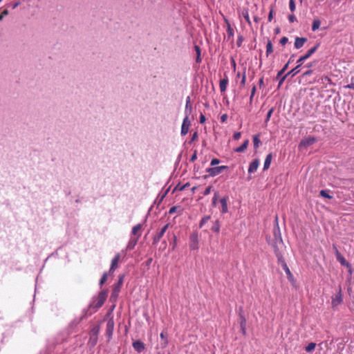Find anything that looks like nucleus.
I'll use <instances>...</instances> for the list:
<instances>
[{
    "instance_id": "1",
    "label": "nucleus",
    "mask_w": 354,
    "mask_h": 354,
    "mask_svg": "<svg viewBox=\"0 0 354 354\" xmlns=\"http://www.w3.org/2000/svg\"><path fill=\"white\" fill-rule=\"evenodd\" d=\"M343 297L342 294V289L339 288L338 292L332 297L331 305L333 308L342 304Z\"/></svg>"
},
{
    "instance_id": "2",
    "label": "nucleus",
    "mask_w": 354,
    "mask_h": 354,
    "mask_svg": "<svg viewBox=\"0 0 354 354\" xmlns=\"http://www.w3.org/2000/svg\"><path fill=\"white\" fill-rule=\"evenodd\" d=\"M191 125V121L189 118V115H186L183 120V123L181 125L180 134L181 136H185L187 134L189 127Z\"/></svg>"
},
{
    "instance_id": "3",
    "label": "nucleus",
    "mask_w": 354,
    "mask_h": 354,
    "mask_svg": "<svg viewBox=\"0 0 354 354\" xmlns=\"http://www.w3.org/2000/svg\"><path fill=\"white\" fill-rule=\"evenodd\" d=\"M107 292H101L97 296L95 303L91 304V306H93L95 308H98L102 306L106 299Z\"/></svg>"
},
{
    "instance_id": "4",
    "label": "nucleus",
    "mask_w": 354,
    "mask_h": 354,
    "mask_svg": "<svg viewBox=\"0 0 354 354\" xmlns=\"http://www.w3.org/2000/svg\"><path fill=\"white\" fill-rule=\"evenodd\" d=\"M318 46H319V44H317L315 46H313V48H311L310 49H309L305 55H304L303 56H301L297 59V64H300L301 65L305 60L308 59L313 53H315V52L318 48Z\"/></svg>"
},
{
    "instance_id": "5",
    "label": "nucleus",
    "mask_w": 354,
    "mask_h": 354,
    "mask_svg": "<svg viewBox=\"0 0 354 354\" xmlns=\"http://www.w3.org/2000/svg\"><path fill=\"white\" fill-rule=\"evenodd\" d=\"M227 169V166L222 165L219 167H211L207 169V172L211 176H216Z\"/></svg>"
},
{
    "instance_id": "6",
    "label": "nucleus",
    "mask_w": 354,
    "mask_h": 354,
    "mask_svg": "<svg viewBox=\"0 0 354 354\" xmlns=\"http://www.w3.org/2000/svg\"><path fill=\"white\" fill-rule=\"evenodd\" d=\"M198 237L197 233H194L190 236L189 248L191 250L198 249Z\"/></svg>"
},
{
    "instance_id": "7",
    "label": "nucleus",
    "mask_w": 354,
    "mask_h": 354,
    "mask_svg": "<svg viewBox=\"0 0 354 354\" xmlns=\"http://www.w3.org/2000/svg\"><path fill=\"white\" fill-rule=\"evenodd\" d=\"M278 259H279V261L281 262L282 268L284 270L286 274H287L288 279L289 280H292L293 278V276H292L290 269L288 268L286 263L281 257H279Z\"/></svg>"
},
{
    "instance_id": "8",
    "label": "nucleus",
    "mask_w": 354,
    "mask_h": 354,
    "mask_svg": "<svg viewBox=\"0 0 354 354\" xmlns=\"http://www.w3.org/2000/svg\"><path fill=\"white\" fill-rule=\"evenodd\" d=\"M120 254L118 253L117 254L115 257L113 259L112 261H111V268H110V272H114L115 270L118 268V263L120 261Z\"/></svg>"
},
{
    "instance_id": "9",
    "label": "nucleus",
    "mask_w": 354,
    "mask_h": 354,
    "mask_svg": "<svg viewBox=\"0 0 354 354\" xmlns=\"http://www.w3.org/2000/svg\"><path fill=\"white\" fill-rule=\"evenodd\" d=\"M259 165V160L258 159L254 160L250 164V166L248 168V173L249 174L254 173L257 170Z\"/></svg>"
},
{
    "instance_id": "10",
    "label": "nucleus",
    "mask_w": 354,
    "mask_h": 354,
    "mask_svg": "<svg viewBox=\"0 0 354 354\" xmlns=\"http://www.w3.org/2000/svg\"><path fill=\"white\" fill-rule=\"evenodd\" d=\"M307 39L305 37H296L295 41V47L297 49L301 48L306 42Z\"/></svg>"
},
{
    "instance_id": "11",
    "label": "nucleus",
    "mask_w": 354,
    "mask_h": 354,
    "mask_svg": "<svg viewBox=\"0 0 354 354\" xmlns=\"http://www.w3.org/2000/svg\"><path fill=\"white\" fill-rule=\"evenodd\" d=\"M315 142V139L314 138L310 137L301 140L299 146L300 147H308L313 145Z\"/></svg>"
},
{
    "instance_id": "12",
    "label": "nucleus",
    "mask_w": 354,
    "mask_h": 354,
    "mask_svg": "<svg viewBox=\"0 0 354 354\" xmlns=\"http://www.w3.org/2000/svg\"><path fill=\"white\" fill-rule=\"evenodd\" d=\"M160 337L161 339L160 346L164 348L167 347V346L168 344L167 333H165L164 331L162 332L160 335Z\"/></svg>"
},
{
    "instance_id": "13",
    "label": "nucleus",
    "mask_w": 354,
    "mask_h": 354,
    "mask_svg": "<svg viewBox=\"0 0 354 354\" xmlns=\"http://www.w3.org/2000/svg\"><path fill=\"white\" fill-rule=\"evenodd\" d=\"M220 203L221 204V212L223 214L227 213L228 211L227 207V198L223 197L220 200Z\"/></svg>"
},
{
    "instance_id": "14",
    "label": "nucleus",
    "mask_w": 354,
    "mask_h": 354,
    "mask_svg": "<svg viewBox=\"0 0 354 354\" xmlns=\"http://www.w3.org/2000/svg\"><path fill=\"white\" fill-rule=\"evenodd\" d=\"M168 224L165 225L160 230V232L154 237L153 239V243H156L158 241H160V239L162 238V236L164 235V234L165 233L167 227H168Z\"/></svg>"
},
{
    "instance_id": "15",
    "label": "nucleus",
    "mask_w": 354,
    "mask_h": 354,
    "mask_svg": "<svg viewBox=\"0 0 354 354\" xmlns=\"http://www.w3.org/2000/svg\"><path fill=\"white\" fill-rule=\"evenodd\" d=\"M133 348L138 352H142L145 349V344L140 341H136L133 343Z\"/></svg>"
},
{
    "instance_id": "16",
    "label": "nucleus",
    "mask_w": 354,
    "mask_h": 354,
    "mask_svg": "<svg viewBox=\"0 0 354 354\" xmlns=\"http://www.w3.org/2000/svg\"><path fill=\"white\" fill-rule=\"evenodd\" d=\"M301 65L300 64H298V65L294 68L292 70H291L286 75H285L284 77H282L280 83H281L283 81H284V80L286 79V76L289 74L292 75V76H294L297 73H298L299 72V67L301 66Z\"/></svg>"
},
{
    "instance_id": "17",
    "label": "nucleus",
    "mask_w": 354,
    "mask_h": 354,
    "mask_svg": "<svg viewBox=\"0 0 354 354\" xmlns=\"http://www.w3.org/2000/svg\"><path fill=\"white\" fill-rule=\"evenodd\" d=\"M272 156L271 153H269L268 155H267L265 162H264V165H263V169L266 170L270 167L271 162H272Z\"/></svg>"
},
{
    "instance_id": "18",
    "label": "nucleus",
    "mask_w": 354,
    "mask_h": 354,
    "mask_svg": "<svg viewBox=\"0 0 354 354\" xmlns=\"http://www.w3.org/2000/svg\"><path fill=\"white\" fill-rule=\"evenodd\" d=\"M228 84V80L227 78H223L220 81V89L221 92H225L227 88V86Z\"/></svg>"
},
{
    "instance_id": "19",
    "label": "nucleus",
    "mask_w": 354,
    "mask_h": 354,
    "mask_svg": "<svg viewBox=\"0 0 354 354\" xmlns=\"http://www.w3.org/2000/svg\"><path fill=\"white\" fill-rule=\"evenodd\" d=\"M140 236V234H138V236H137L136 238L131 239V240L129 241V242L127 245V250H132L135 247Z\"/></svg>"
},
{
    "instance_id": "20",
    "label": "nucleus",
    "mask_w": 354,
    "mask_h": 354,
    "mask_svg": "<svg viewBox=\"0 0 354 354\" xmlns=\"http://www.w3.org/2000/svg\"><path fill=\"white\" fill-rule=\"evenodd\" d=\"M248 143H249L248 140H245L244 142L239 147H237L236 149H235L234 151L236 152H239V153L244 151L247 149Z\"/></svg>"
},
{
    "instance_id": "21",
    "label": "nucleus",
    "mask_w": 354,
    "mask_h": 354,
    "mask_svg": "<svg viewBox=\"0 0 354 354\" xmlns=\"http://www.w3.org/2000/svg\"><path fill=\"white\" fill-rule=\"evenodd\" d=\"M336 257L337 261L343 266L347 265V261L344 259V257L342 256V254L339 252L338 250H336Z\"/></svg>"
},
{
    "instance_id": "22",
    "label": "nucleus",
    "mask_w": 354,
    "mask_h": 354,
    "mask_svg": "<svg viewBox=\"0 0 354 354\" xmlns=\"http://www.w3.org/2000/svg\"><path fill=\"white\" fill-rule=\"evenodd\" d=\"M113 326H114V324H113V321L109 320L107 322L106 330H107V333H108L109 336H111V334H112V331H113Z\"/></svg>"
},
{
    "instance_id": "23",
    "label": "nucleus",
    "mask_w": 354,
    "mask_h": 354,
    "mask_svg": "<svg viewBox=\"0 0 354 354\" xmlns=\"http://www.w3.org/2000/svg\"><path fill=\"white\" fill-rule=\"evenodd\" d=\"M321 22L319 19H314L313 24H312V30L316 31L318 30L320 27Z\"/></svg>"
},
{
    "instance_id": "24",
    "label": "nucleus",
    "mask_w": 354,
    "mask_h": 354,
    "mask_svg": "<svg viewBox=\"0 0 354 354\" xmlns=\"http://www.w3.org/2000/svg\"><path fill=\"white\" fill-rule=\"evenodd\" d=\"M141 228H142L141 224H138V225L133 226V227L132 229V234L134 236H136V235L138 236V234H140L139 232L140 231Z\"/></svg>"
},
{
    "instance_id": "25",
    "label": "nucleus",
    "mask_w": 354,
    "mask_h": 354,
    "mask_svg": "<svg viewBox=\"0 0 354 354\" xmlns=\"http://www.w3.org/2000/svg\"><path fill=\"white\" fill-rule=\"evenodd\" d=\"M315 347H316V344L311 342L306 346L305 349L307 352L310 353L315 350Z\"/></svg>"
},
{
    "instance_id": "26",
    "label": "nucleus",
    "mask_w": 354,
    "mask_h": 354,
    "mask_svg": "<svg viewBox=\"0 0 354 354\" xmlns=\"http://www.w3.org/2000/svg\"><path fill=\"white\" fill-rule=\"evenodd\" d=\"M273 51L272 43L269 41L266 45V54L267 56L272 53Z\"/></svg>"
},
{
    "instance_id": "27",
    "label": "nucleus",
    "mask_w": 354,
    "mask_h": 354,
    "mask_svg": "<svg viewBox=\"0 0 354 354\" xmlns=\"http://www.w3.org/2000/svg\"><path fill=\"white\" fill-rule=\"evenodd\" d=\"M190 102H191L190 97H187L186 99V105H185V113L186 114H187V112L188 110H189V111H190L192 109Z\"/></svg>"
},
{
    "instance_id": "28",
    "label": "nucleus",
    "mask_w": 354,
    "mask_h": 354,
    "mask_svg": "<svg viewBox=\"0 0 354 354\" xmlns=\"http://www.w3.org/2000/svg\"><path fill=\"white\" fill-rule=\"evenodd\" d=\"M254 147L258 148L260 143V140L258 136H254L253 138Z\"/></svg>"
},
{
    "instance_id": "29",
    "label": "nucleus",
    "mask_w": 354,
    "mask_h": 354,
    "mask_svg": "<svg viewBox=\"0 0 354 354\" xmlns=\"http://www.w3.org/2000/svg\"><path fill=\"white\" fill-rule=\"evenodd\" d=\"M289 7H290V10L292 12H294L295 10L296 7H295V0H290Z\"/></svg>"
},
{
    "instance_id": "30",
    "label": "nucleus",
    "mask_w": 354,
    "mask_h": 354,
    "mask_svg": "<svg viewBox=\"0 0 354 354\" xmlns=\"http://www.w3.org/2000/svg\"><path fill=\"white\" fill-rule=\"evenodd\" d=\"M212 230L215 232H218L220 230V225L218 222H216V223L212 226Z\"/></svg>"
},
{
    "instance_id": "31",
    "label": "nucleus",
    "mask_w": 354,
    "mask_h": 354,
    "mask_svg": "<svg viewBox=\"0 0 354 354\" xmlns=\"http://www.w3.org/2000/svg\"><path fill=\"white\" fill-rule=\"evenodd\" d=\"M320 195L324 198H332V196H330L325 190H321Z\"/></svg>"
},
{
    "instance_id": "32",
    "label": "nucleus",
    "mask_w": 354,
    "mask_h": 354,
    "mask_svg": "<svg viewBox=\"0 0 354 354\" xmlns=\"http://www.w3.org/2000/svg\"><path fill=\"white\" fill-rule=\"evenodd\" d=\"M290 61L283 67V68L278 73V76H281L288 68Z\"/></svg>"
},
{
    "instance_id": "33",
    "label": "nucleus",
    "mask_w": 354,
    "mask_h": 354,
    "mask_svg": "<svg viewBox=\"0 0 354 354\" xmlns=\"http://www.w3.org/2000/svg\"><path fill=\"white\" fill-rule=\"evenodd\" d=\"M106 279H107V274H106V273H104L100 279V285L102 286L103 283H104L105 281H106Z\"/></svg>"
},
{
    "instance_id": "34",
    "label": "nucleus",
    "mask_w": 354,
    "mask_h": 354,
    "mask_svg": "<svg viewBox=\"0 0 354 354\" xmlns=\"http://www.w3.org/2000/svg\"><path fill=\"white\" fill-rule=\"evenodd\" d=\"M255 92H256V86H254L252 88V91H251V95H250V102H252V100H253V97L255 94Z\"/></svg>"
},
{
    "instance_id": "35",
    "label": "nucleus",
    "mask_w": 354,
    "mask_h": 354,
    "mask_svg": "<svg viewBox=\"0 0 354 354\" xmlns=\"http://www.w3.org/2000/svg\"><path fill=\"white\" fill-rule=\"evenodd\" d=\"M220 162V160L217 158H213L212 160H211V165L212 166H214V165H218Z\"/></svg>"
},
{
    "instance_id": "36",
    "label": "nucleus",
    "mask_w": 354,
    "mask_h": 354,
    "mask_svg": "<svg viewBox=\"0 0 354 354\" xmlns=\"http://www.w3.org/2000/svg\"><path fill=\"white\" fill-rule=\"evenodd\" d=\"M217 198H218V194L217 193H215L214 194V196L212 198V205H216V203H217Z\"/></svg>"
},
{
    "instance_id": "37",
    "label": "nucleus",
    "mask_w": 354,
    "mask_h": 354,
    "mask_svg": "<svg viewBox=\"0 0 354 354\" xmlns=\"http://www.w3.org/2000/svg\"><path fill=\"white\" fill-rule=\"evenodd\" d=\"M288 40L287 37H283L280 39V44L283 46L288 42Z\"/></svg>"
},
{
    "instance_id": "38",
    "label": "nucleus",
    "mask_w": 354,
    "mask_h": 354,
    "mask_svg": "<svg viewBox=\"0 0 354 354\" xmlns=\"http://www.w3.org/2000/svg\"><path fill=\"white\" fill-rule=\"evenodd\" d=\"M8 15V11L7 10H5L2 12V13L0 15V21L3 19V17Z\"/></svg>"
},
{
    "instance_id": "39",
    "label": "nucleus",
    "mask_w": 354,
    "mask_h": 354,
    "mask_svg": "<svg viewBox=\"0 0 354 354\" xmlns=\"http://www.w3.org/2000/svg\"><path fill=\"white\" fill-rule=\"evenodd\" d=\"M209 219V216H206V217H204L201 221V224H200V226L202 227L204 223H205Z\"/></svg>"
},
{
    "instance_id": "40",
    "label": "nucleus",
    "mask_w": 354,
    "mask_h": 354,
    "mask_svg": "<svg viewBox=\"0 0 354 354\" xmlns=\"http://www.w3.org/2000/svg\"><path fill=\"white\" fill-rule=\"evenodd\" d=\"M272 111H273V109H271L270 110H269V111L267 113V116H266V121H268L272 115Z\"/></svg>"
},
{
    "instance_id": "41",
    "label": "nucleus",
    "mask_w": 354,
    "mask_h": 354,
    "mask_svg": "<svg viewBox=\"0 0 354 354\" xmlns=\"http://www.w3.org/2000/svg\"><path fill=\"white\" fill-rule=\"evenodd\" d=\"M120 285L118 284L113 289V294L117 295L120 290Z\"/></svg>"
},
{
    "instance_id": "42",
    "label": "nucleus",
    "mask_w": 354,
    "mask_h": 354,
    "mask_svg": "<svg viewBox=\"0 0 354 354\" xmlns=\"http://www.w3.org/2000/svg\"><path fill=\"white\" fill-rule=\"evenodd\" d=\"M211 190H212V187H211V186L207 187L205 189V192H204V194H205V195L209 194H210V192H211Z\"/></svg>"
},
{
    "instance_id": "43",
    "label": "nucleus",
    "mask_w": 354,
    "mask_h": 354,
    "mask_svg": "<svg viewBox=\"0 0 354 354\" xmlns=\"http://www.w3.org/2000/svg\"><path fill=\"white\" fill-rule=\"evenodd\" d=\"M178 207L174 206L170 208L169 213L170 214L175 213L177 211Z\"/></svg>"
},
{
    "instance_id": "44",
    "label": "nucleus",
    "mask_w": 354,
    "mask_h": 354,
    "mask_svg": "<svg viewBox=\"0 0 354 354\" xmlns=\"http://www.w3.org/2000/svg\"><path fill=\"white\" fill-rule=\"evenodd\" d=\"M288 19L290 21V23H292L294 22L295 20H296V17L295 15H291L288 17Z\"/></svg>"
},
{
    "instance_id": "45",
    "label": "nucleus",
    "mask_w": 354,
    "mask_h": 354,
    "mask_svg": "<svg viewBox=\"0 0 354 354\" xmlns=\"http://www.w3.org/2000/svg\"><path fill=\"white\" fill-rule=\"evenodd\" d=\"M241 138V133L240 132H236L234 134V138L235 140H239V138Z\"/></svg>"
},
{
    "instance_id": "46",
    "label": "nucleus",
    "mask_w": 354,
    "mask_h": 354,
    "mask_svg": "<svg viewBox=\"0 0 354 354\" xmlns=\"http://www.w3.org/2000/svg\"><path fill=\"white\" fill-rule=\"evenodd\" d=\"M227 118V115L226 114H223L221 117V120L222 122H225Z\"/></svg>"
},
{
    "instance_id": "47",
    "label": "nucleus",
    "mask_w": 354,
    "mask_h": 354,
    "mask_svg": "<svg viewBox=\"0 0 354 354\" xmlns=\"http://www.w3.org/2000/svg\"><path fill=\"white\" fill-rule=\"evenodd\" d=\"M245 81H246V76L244 74L242 77V80H241V85L244 86L245 84Z\"/></svg>"
},
{
    "instance_id": "48",
    "label": "nucleus",
    "mask_w": 354,
    "mask_h": 354,
    "mask_svg": "<svg viewBox=\"0 0 354 354\" xmlns=\"http://www.w3.org/2000/svg\"><path fill=\"white\" fill-rule=\"evenodd\" d=\"M205 122V117L204 115L203 114H201L200 115V122L201 123H204Z\"/></svg>"
},
{
    "instance_id": "49",
    "label": "nucleus",
    "mask_w": 354,
    "mask_h": 354,
    "mask_svg": "<svg viewBox=\"0 0 354 354\" xmlns=\"http://www.w3.org/2000/svg\"><path fill=\"white\" fill-rule=\"evenodd\" d=\"M196 158H197V155H196V152L195 151L194 153L191 157V160H190L192 162H194Z\"/></svg>"
},
{
    "instance_id": "50",
    "label": "nucleus",
    "mask_w": 354,
    "mask_h": 354,
    "mask_svg": "<svg viewBox=\"0 0 354 354\" xmlns=\"http://www.w3.org/2000/svg\"><path fill=\"white\" fill-rule=\"evenodd\" d=\"M186 186H187V185H185L183 186H176L175 189L181 191V190H183Z\"/></svg>"
},
{
    "instance_id": "51",
    "label": "nucleus",
    "mask_w": 354,
    "mask_h": 354,
    "mask_svg": "<svg viewBox=\"0 0 354 354\" xmlns=\"http://www.w3.org/2000/svg\"><path fill=\"white\" fill-rule=\"evenodd\" d=\"M19 4H20V3H19V1L14 3L12 5V9L16 8L17 6H19Z\"/></svg>"
},
{
    "instance_id": "52",
    "label": "nucleus",
    "mask_w": 354,
    "mask_h": 354,
    "mask_svg": "<svg viewBox=\"0 0 354 354\" xmlns=\"http://www.w3.org/2000/svg\"><path fill=\"white\" fill-rule=\"evenodd\" d=\"M272 17H273V13H272V10H271L268 15V20L270 21H271V20L272 19Z\"/></svg>"
},
{
    "instance_id": "53",
    "label": "nucleus",
    "mask_w": 354,
    "mask_h": 354,
    "mask_svg": "<svg viewBox=\"0 0 354 354\" xmlns=\"http://www.w3.org/2000/svg\"><path fill=\"white\" fill-rule=\"evenodd\" d=\"M346 88H352V89H354V84L352 83V84H348L347 86H345Z\"/></svg>"
},
{
    "instance_id": "54",
    "label": "nucleus",
    "mask_w": 354,
    "mask_h": 354,
    "mask_svg": "<svg viewBox=\"0 0 354 354\" xmlns=\"http://www.w3.org/2000/svg\"><path fill=\"white\" fill-rule=\"evenodd\" d=\"M312 73H313V71L311 70H310V71L305 72L304 73V75H310Z\"/></svg>"
},
{
    "instance_id": "55",
    "label": "nucleus",
    "mask_w": 354,
    "mask_h": 354,
    "mask_svg": "<svg viewBox=\"0 0 354 354\" xmlns=\"http://www.w3.org/2000/svg\"><path fill=\"white\" fill-rule=\"evenodd\" d=\"M244 17H245V19L248 22H250V19H249L248 13H246V14L244 15Z\"/></svg>"
},
{
    "instance_id": "56",
    "label": "nucleus",
    "mask_w": 354,
    "mask_h": 354,
    "mask_svg": "<svg viewBox=\"0 0 354 354\" xmlns=\"http://www.w3.org/2000/svg\"><path fill=\"white\" fill-rule=\"evenodd\" d=\"M122 281H123V277H120V279H119L118 284L121 286L122 283Z\"/></svg>"
},
{
    "instance_id": "57",
    "label": "nucleus",
    "mask_w": 354,
    "mask_h": 354,
    "mask_svg": "<svg viewBox=\"0 0 354 354\" xmlns=\"http://www.w3.org/2000/svg\"><path fill=\"white\" fill-rule=\"evenodd\" d=\"M197 138V133L195 132L192 136V140H195Z\"/></svg>"
},
{
    "instance_id": "58",
    "label": "nucleus",
    "mask_w": 354,
    "mask_h": 354,
    "mask_svg": "<svg viewBox=\"0 0 354 354\" xmlns=\"http://www.w3.org/2000/svg\"><path fill=\"white\" fill-rule=\"evenodd\" d=\"M263 84V78H261V79L259 80V84H260V85H262Z\"/></svg>"
},
{
    "instance_id": "59",
    "label": "nucleus",
    "mask_w": 354,
    "mask_h": 354,
    "mask_svg": "<svg viewBox=\"0 0 354 354\" xmlns=\"http://www.w3.org/2000/svg\"><path fill=\"white\" fill-rule=\"evenodd\" d=\"M196 51L198 52V54L199 55V53H200L199 47L196 46Z\"/></svg>"
},
{
    "instance_id": "60",
    "label": "nucleus",
    "mask_w": 354,
    "mask_h": 354,
    "mask_svg": "<svg viewBox=\"0 0 354 354\" xmlns=\"http://www.w3.org/2000/svg\"><path fill=\"white\" fill-rule=\"evenodd\" d=\"M306 66L308 68H310V67L313 66V64H308Z\"/></svg>"
},
{
    "instance_id": "61",
    "label": "nucleus",
    "mask_w": 354,
    "mask_h": 354,
    "mask_svg": "<svg viewBox=\"0 0 354 354\" xmlns=\"http://www.w3.org/2000/svg\"><path fill=\"white\" fill-rule=\"evenodd\" d=\"M165 247H166V243L164 242V248H165Z\"/></svg>"
},
{
    "instance_id": "62",
    "label": "nucleus",
    "mask_w": 354,
    "mask_h": 354,
    "mask_svg": "<svg viewBox=\"0 0 354 354\" xmlns=\"http://www.w3.org/2000/svg\"><path fill=\"white\" fill-rule=\"evenodd\" d=\"M241 326L242 327L243 330H244V328H243V324H241Z\"/></svg>"
},
{
    "instance_id": "63",
    "label": "nucleus",
    "mask_w": 354,
    "mask_h": 354,
    "mask_svg": "<svg viewBox=\"0 0 354 354\" xmlns=\"http://www.w3.org/2000/svg\"><path fill=\"white\" fill-rule=\"evenodd\" d=\"M300 1L301 2V1H302V0H300Z\"/></svg>"
},
{
    "instance_id": "64",
    "label": "nucleus",
    "mask_w": 354,
    "mask_h": 354,
    "mask_svg": "<svg viewBox=\"0 0 354 354\" xmlns=\"http://www.w3.org/2000/svg\"><path fill=\"white\" fill-rule=\"evenodd\" d=\"M2 0H0V2Z\"/></svg>"
}]
</instances>
